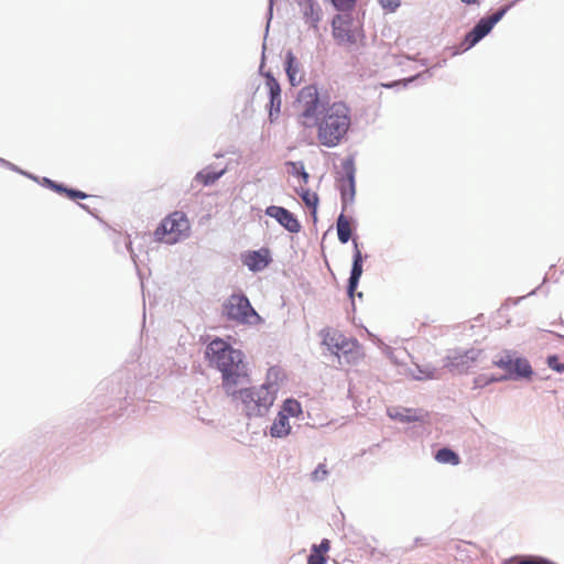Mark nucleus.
<instances>
[{
    "label": "nucleus",
    "mask_w": 564,
    "mask_h": 564,
    "mask_svg": "<svg viewBox=\"0 0 564 564\" xmlns=\"http://www.w3.org/2000/svg\"><path fill=\"white\" fill-rule=\"evenodd\" d=\"M514 366L512 368V375L521 378H530L532 375V368L529 361L524 358H516Z\"/></svg>",
    "instance_id": "21"
},
{
    "label": "nucleus",
    "mask_w": 564,
    "mask_h": 564,
    "mask_svg": "<svg viewBox=\"0 0 564 564\" xmlns=\"http://www.w3.org/2000/svg\"><path fill=\"white\" fill-rule=\"evenodd\" d=\"M280 371L271 368L268 371V380L274 379L272 382H265L259 388L241 389L239 391L231 390L237 399L243 404V411L248 416H260L268 412L272 406L275 394L278 392V383Z\"/></svg>",
    "instance_id": "3"
},
{
    "label": "nucleus",
    "mask_w": 564,
    "mask_h": 564,
    "mask_svg": "<svg viewBox=\"0 0 564 564\" xmlns=\"http://www.w3.org/2000/svg\"><path fill=\"white\" fill-rule=\"evenodd\" d=\"M388 415L400 422H415L421 419L417 410L402 408V406H392L388 409Z\"/></svg>",
    "instance_id": "14"
},
{
    "label": "nucleus",
    "mask_w": 564,
    "mask_h": 564,
    "mask_svg": "<svg viewBox=\"0 0 564 564\" xmlns=\"http://www.w3.org/2000/svg\"><path fill=\"white\" fill-rule=\"evenodd\" d=\"M310 10H311V18H310V22L312 24L313 28H317V23L319 22L321 20V13H319V10L315 11L314 10V7L311 4L310 6Z\"/></svg>",
    "instance_id": "35"
},
{
    "label": "nucleus",
    "mask_w": 564,
    "mask_h": 564,
    "mask_svg": "<svg viewBox=\"0 0 564 564\" xmlns=\"http://www.w3.org/2000/svg\"><path fill=\"white\" fill-rule=\"evenodd\" d=\"M507 8H502L496 13L491 14L488 18H482L474 29L468 32L464 39L463 45L465 50H468L476 45L482 37H485L494 28V25L500 21V19L505 15Z\"/></svg>",
    "instance_id": "8"
},
{
    "label": "nucleus",
    "mask_w": 564,
    "mask_h": 564,
    "mask_svg": "<svg viewBox=\"0 0 564 564\" xmlns=\"http://www.w3.org/2000/svg\"><path fill=\"white\" fill-rule=\"evenodd\" d=\"M334 355H336L339 359L345 358L348 362H350L359 356L358 341L345 336L340 346L338 347V352H335Z\"/></svg>",
    "instance_id": "13"
},
{
    "label": "nucleus",
    "mask_w": 564,
    "mask_h": 564,
    "mask_svg": "<svg viewBox=\"0 0 564 564\" xmlns=\"http://www.w3.org/2000/svg\"><path fill=\"white\" fill-rule=\"evenodd\" d=\"M332 35L336 44L348 52L358 51L365 45L366 41L362 24L348 13L334 17L332 21Z\"/></svg>",
    "instance_id": "4"
},
{
    "label": "nucleus",
    "mask_w": 564,
    "mask_h": 564,
    "mask_svg": "<svg viewBox=\"0 0 564 564\" xmlns=\"http://www.w3.org/2000/svg\"><path fill=\"white\" fill-rule=\"evenodd\" d=\"M355 248H356V251L354 254V263H352L351 274H350L349 283H348V295L351 299L354 297V293L358 286L359 279L362 274V256H361V252L358 249V246L356 242H355Z\"/></svg>",
    "instance_id": "12"
},
{
    "label": "nucleus",
    "mask_w": 564,
    "mask_h": 564,
    "mask_svg": "<svg viewBox=\"0 0 564 564\" xmlns=\"http://www.w3.org/2000/svg\"><path fill=\"white\" fill-rule=\"evenodd\" d=\"M270 262L269 257V250L268 249H260L257 251L248 252L243 257V263L251 270V271H261L264 268L268 267Z\"/></svg>",
    "instance_id": "11"
},
{
    "label": "nucleus",
    "mask_w": 564,
    "mask_h": 564,
    "mask_svg": "<svg viewBox=\"0 0 564 564\" xmlns=\"http://www.w3.org/2000/svg\"><path fill=\"white\" fill-rule=\"evenodd\" d=\"M480 354L481 350L475 348L457 352L449 358L451 366L460 372L467 371L478 360Z\"/></svg>",
    "instance_id": "10"
},
{
    "label": "nucleus",
    "mask_w": 564,
    "mask_h": 564,
    "mask_svg": "<svg viewBox=\"0 0 564 564\" xmlns=\"http://www.w3.org/2000/svg\"><path fill=\"white\" fill-rule=\"evenodd\" d=\"M510 564H551L547 560L541 557L513 558Z\"/></svg>",
    "instance_id": "28"
},
{
    "label": "nucleus",
    "mask_w": 564,
    "mask_h": 564,
    "mask_svg": "<svg viewBox=\"0 0 564 564\" xmlns=\"http://www.w3.org/2000/svg\"><path fill=\"white\" fill-rule=\"evenodd\" d=\"M327 556L316 553L311 550V554L307 558V564H326Z\"/></svg>",
    "instance_id": "33"
},
{
    "label": "nucleus",
    "mask_w": 564,
    "mask_h": 564,
    "mask_svg": "<svg viewBox=\"0 0 564 564\" xmlns=\"http://www.w3.org/2000/svg\"><path fill=\"white\" fill-rule=\"evenodd\" d=\"M224 314L228 319L240 324H256L260 321V316L243 294L230 295L224 304Z\"/></svg>",
    "instance_id": "7"
},
{
    "label": "nucleus",
    "mask_w": 564,
    "mask_h": 564,
    "mask_svg": "<svg viewBox=\"0 0 564 564\" xmlns=\"http://www.w3.org/2000/svg\"><path fill=\"white\" fill-rule=\"evenodd\" d=\"M329 549L330 542L327 539L322 540L319 544L312 545V551H315L316 553L322 554L324 556H327L326 554L328 553Z\"/></svg>",
    "instance_id": "30"
},
{
    "label": "nucleus",
    "mask_w": 564,
    "mask_h": 564,
    "mask_svg": "<svg viewBox=\"0 0 564 564\" xmlns=\"http://www.w3.org/2000/svg\"><path fill=\"white\" fill-rule=\"evenodd\" d=\"M290 432H291V425H290L288 414L279 412L271 425V429H270L271 436L284 437V436L289 435Z\"/></svg>",
    "instance_id": "15"
},
{
    "label": "nucleus",
    "mask_w": 564,
    "mask_h": 564,
    "mask_svg": "<svg viewBox=\"0 0 564 564\" xmlns=\"http://www.w3.org/2000/svg\"><path fill=\"white\" fill-rule=\"evenodd\" d=\"M328 471L326 469L325 464H319L315 470L312 473V478L315 481L323 480L327 476Z\"/></svg>",
    "instance_id": "31"
},
{
    "label": "nucleus",
    "mask_w": 564,
    "mask_h": 564,
    "mask_svg": "<svg viewBox=\"0 0 564 564\" xmlns=\"http://www.w3.org/2000/svg\"><path fill=\"white\" fill-rule=\"evenodd\" d=\"M285 63L286 74L291 85H297L301 82V77H299L300 67L295 56L291 52L286 54Z\"/></svg>",
    "instance_id": "18"
},
{
    "label": "nucleus",
    "mask_w": 564,
    "mask_h": 564,
    "mask_svg": "<svg viewBox=\"0 0 564 564\" xmlns=\"http://www.w3.org/2000/svg\"><path fill=\"white\" fill-rule=\"evenodd\" d=\"M350 123V109L345 102L335 101L327 105L323 116L314 124L318 142L327 148L338 145L347 134Z\"/></svg>",
    "instance_id": "2"
},
{
    "label": "nucleus",
    "mask_w": 564,
    "mask_h": 564,
    "mask_svg": "<svg viewBox=\"0 0 564 564\" xmlns=\"http://www.w3.org/2000/svg\"><path fill=\"white\" fill-rule=\"evenodd\" d=\"M288 164L292 166L293 173L302 176L304 183L307 182L308 174L304 171V166L302 163L289 162Z\"/></svg>",
    "instance_id": "32"
},
{
    "label": "nucleus",
    "mask_w": 564,
    "mask_h": 564,
    "mask_svg": "<svg viewBox=\"0 0 564 564\" xmlns=\"http://www.w3.org/2000/svg\"><path fill=\"white\" fill-rule=\"evenodd\" d=\"M340 194H341V200L344 204V207L351 203L355 196V180H354V173L350 172L347 175V178L343 181L340 185Z\"/></svg>",
    "instance_id": "17"
},
{
    "label": "nucleus",
    "mask_w": 564,
    "mask_h": 564,
    "mask_svg": "<svg viewBox=\"0 0 564 564\" xmlns=\"http://www.w3.org/2000/svg\"><path fill=\"white\" fill-rule=\"evenodd\" d=\"M337 235H338V240L341 243L348 242V240L351 237L350 221L343 214L339 215V217L337 219Z\"/></svg>",
    "instance_id": "19"
},
{
    "label": "nucleus",
    "mask_w": 564,
    "mask_h": 564,
    "mask_svg": "<svg viewBox=\"0 0 564 564\" xmlns=\"http://www.w3.org/2000/svg\"><path fill=\"white\" fill-rule=\"evenodd\" d=\"M66 196L70 199H76V198H86L87 197V194H85L84 192L82 191H77V189H72V188H68L67 189V194Z\"/></svg>",
    "instance_id": "37"
},
{
    "label": "nucleus",
    "mask_w": 564,
    "mask_h": 564,
    "mask_svg": "<svg viewBox=\"0 0 564 564\" xmlns=\"http://www.w3.org/2000/svg\"><path fill=\"white\" fill-rule=\"evenodd\" d=\"M345 335L336 329H327L323 334V344L327 346L332 354L338 352V347L340 346Z\"/></svg>",
    "instance_id": "16"
},
{
    "label": "nucleus",
    "mask_w": 564,
    "mask_h": 564,
    "mask_svg": "<svg viewBox=\"0 0 564 564\" xmlns=\"http://www.w3.org/2000/svg\"><path fill=\"white\" fill-rule=\"evenodd\" d=\"M206 357L221 372L223 387L227 393H234L231 390L248 377L242 352L220 338L208 344Z\"/></svg>",
    "instance_id": "1"
},
{
    "label": "nucleus",
    "mask_w": 564,
    "mask_h": 564,
    "mask_svg": "<svg viewBox=\"0 0 564 564\" xmlns=\"http://www.w3.org/2000/svg\"><path fill=\"white\" fill-rule=\"evenodd\" d=\"M492 381H496V379L491 378V379L485 380V379H482L481 377H479V378H477V379L475 380V383H476L477 386H484V384H487V383L492 382Z\"/></svg>",
    "instance_id": "39"
},
{
    "label": "nucleus",
    "mask_w": 564,
    "mask_h": 564,
    "mask_svg": "<svg viewBox=\"0 0 564 564\" xmlns=\"http://www.w3.org/2000/svg\"><path fill=\"white\" fill-rule=\"evenodd\" d=\"M265 214L274 218L281 226L292 234H297L301 230V224L296 217L284 207L269 206Z\"/></svg>",
    "instance_id": "9"
},
{
    "label": "nucleus",
    "mask_w": 564,
    "mask_h": 564,
    "mask_svg": "<svg viewBox=\"0 0 564 564\" xmlns=\"http://www.w3.org/2000/svg\"><path fill=\"white\" fill-rule=\"evenodd\" d=\"M47 182H48V184H50V187H51L52 189H54L55 192L61 193V194H65V195L67 194V189H68V188L64 187V186H63V185H61V184H56V183H55V182H53V181H47Z\"/></svg>",
    "instance_id": "38"
},
{
    "label": "nucleus",
    "mask_w": 564,
    "mask_h": 564,
    "mask_svg": "<svg viewBox=\"0 0 564 564\" xmlns=\"http://www.w3.org/2000/svg\"><path fill=\"white\" fill-rule=\"evenodd\" d=\"M463 3L467 6L476 4L478 3V0H460Z\"/></svg>",
    "instance_id": "40"
},
{
    "label": "nucleus",
    "mask_w": 564,
    "mask_h": 564,
    "mask_svg": "<svg viewBox=\"0 0 564 564\" xmlns=\"http://www.w3.org/2000/svg\"><path fill=\"white\" fill-rule=\"evenodd\" d=\"M223 174L224 170L215 172L210 169H205L196 174L195 181L204 186H207L215 183Z\"/></svg>",
    "instance_id": "20"
},
{
    "label": "nucleus",
    "mask_w": 564,
    "mask_h": 564,
    "mask_svg": "<svg viewBox=\"0 0 564 564\" xmlns=\"http://www.w3.org/2000/svg\"><path fill=\"white\" fill-rule=\"evenodd\" d=\"M517 357H514L513 354L510 351H506L503 355H501L499 358H497L494 361V365L506 370L510 376H512V368L514 366V360Z\"/></svg>",
    "instance_id": "23"
},
{
    "label": "nucleus",
    "mask_w": 564,
    "mask_h": 564,
    "mask_svg": "<svg viewBox=\"0 0 564 564\" xmlns=\"http://www.w3.org/2000/svg\"><path fill=\"white\" fill-rule=\"evenodd\" d=\"M301 197L306 206L315 208L318 203V196L316 193L310 191H303Z\"/></svg>",
    "instance_id": "27"
},
{
    "label": "nucleus",
    "mask_w": 564,
    "mask_h": 564,
    "mask_svg": "<svg viewBox=\"0 0 564 564\" xmlns=\"http://www.w3.org/2000/svg\"><path fill=\"white\" fill-rule=\"evenodd\" d=\"M189 220L183 212L175 210L162 219L153 232L155 241L174 245L188 237Z\"/></svg>",
    "instance_id": "6"
},
{
    "label": "nucleus",
    "mask_w": 564,
    "mask_h": 564,
    "mask_svg": "<svg viewBox=\"0 0 564 564\" xmlns=\"http://www.w3.org/2000/svg\"><path fill=\"white\" fill-rule=\"evenodd\" d=\"M435 459L441 464L458 465L459 456L449 448H442L435 454Z\"/></svg>",
    "instance_id": "22"
},
{
    "label": "nucleus",
    "mask_w": 564,
    "mask_h": 564,
    "mask_svg": "<svg viewBox=\"0 0 564 564\" xmlns=\"http://www.w3.org/2000/svg\"><path fill=\"white\" fill-rule=\"evenodd\" d=\"M546 364L552 370L560 372V373L564 372V361L562 362L560 360L558 356H556V355L549 356L546 359Z\"/></svg>",
    "instance_id": "26"
},
{
    "label": "nucleus",
    "mask_w": 564,
    "mask_h": 564,
    "mask_svg": "<svg viewBox=\"0 0 564 564\" xmlns=\"http://www.w3.org/2000/svg\"><path fill=\"white\" fill-rule=\"evenodd\" d=\"M280 413L288 414L290 416H299L302 413L301 403L294 399H288L284 401L282 410Z\"/></svg>",
    "instance_id": "24"
},
{
    "label": "nucleus",
    "mask_w": 564,
    "mask_h": 564,
    "mask_svg": "<svg viewBox=\"0 0 564 564\" xmlns=\"http://www.w3.org/2000/svg\"><path fill=\"white\" fill-rule=\"evenodd\" d=\"M325 106L315 85L304 86L297 94L294 102L297 122L306 129L314 128L323 116Z\"/></svg>",
    "instance_id": "5"
},
{
    "label": "nucleus",
    "mask_w": 564,
    "mask_h": 564,
    "mask_svg": "<svg viewBox=\"0 0 564 564\" xmlns=\"http://www.w3.org/2000/svg\"><path fill=\"white\" fill-rule=\"evenodd\" d=\"M271 104V110H270V117H273V113L279 115L280 108H281V95H278L276 98L271 97L270 98Z\"/></svg>",
    "instance_id": "34"
},
{
    "label": "nucleus",
    "mask_w": 564,
    "mask_h": 564,
    "mask_svg": "<svg viewBox=\"0 0 564 564\" xmlns=\"http://www.w3.org/2000/svg\"><path fill=\"white\" fill-rule=\"evenodd\" d=\"M379 3L386 12L392 13L401 6V0H379Z\"/></svg>",
    "instance_id": "29"
},
{
    "label": "nucleus",
    "mask_w": 564,
    "mask_h": 564,
    "mask_svg": "<svg viewBox=\"0 0 564 564\" xmlns=\"http://www.w3.org/2000/svg\"><path fill=\"white\" fill-rule=\"evenodd\" d=\"M267 86L269 88V93H270V98L274 96L276 97L278 95H281V88H280V84L278 83V80L271 76L270 74L267 75Z\"/></svg>",
    "instance_id": "25"
},
{
    "label": "nucleus",
    "mask_w": 564,
    "mask_h": 564,
    "mask_svg": "<svg viewBox=\"0 0 564 564\" xmlns=\"http://www.w3.org/2000/svg\"><path fill=\"white\" fill-rule=\"evenodd\" d=\"M332 1H333L334 6L339 10L350 8L355 3V0H332Z\"/></svg>",
    "instance_id": "36"
}]
</instances>
